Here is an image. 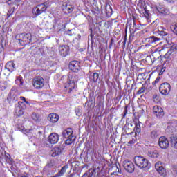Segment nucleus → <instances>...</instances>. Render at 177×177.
<instances>
[{
  "mask_svg": "<svg viewBox=\"0 0 177 177\" xmlns=\"http://www.w3.org/2000/svg\"><path fill=\"white\" fill-rule=\"evenodd\" d=\"M158 31L159 32V35H160V37H162V38L166 41L168 45H172V37L169 33H167L164 30H161V29H158Z\"/></svg>",
  "mask_w": 177,
  "mask_h": 177,
  "instance_id": "nucleus-9",
  "label": "nucleus"
},
{
  "mask_svg": "<svg viewBox=\"0 0 177 177\" xmlns=\"http://www.w3.org/2000/svg\"><path fill=\"white\" fill-rule=\"evenodd\" d=\"M137 9L139 13H140V15H143L145 19L147 20L150 19V12H149L147 8H146V4L145 2H140L137 6Z\"/></svg>",
  "mask_w": 177,
  "mask_h": 177,
  "instance_id": "nucleus-5",
  "label": "nucleus"
},
{
  "mask_svg": "<svg viewBox=\"0 0 177 177\" xmlns=\"http://www.w3.org/2000/svg\"><path fill=\"white\" fill-rule=\"evenodd\" d=\"M160 77H157L156 80L152 83L153 85H156V84H158V82H160Z\"/></svg>",
  "mask_w": 177,
  "mask_h": 177,
  "instance_id": "nucleus-39",
  "label": "nucleus"
},
{
  "mask_svg": "<svg viewBox=\"0 0 177 177\" xmlns=\"http://www.w3.org/2000/svg\"><path fill=\"white\" fill-rule=\"evenodd\" d=\"M160 39L156 36H151L146 39V41L149 42V44H157V42H160Z\"/></svg>",
  "mask_w": 177,
  "mask_h": 177,
  "instance_id": "nucleus-23",
  "label": "nucleus"
},
{
  "mask_svg": "<svg viewBox=\"0 0 177 177\" xmlns=\"http://www.w3.org/2000/svg\"><path fill=\"white\" fill-rule=\"evenodd\" d=\"M124 117H125V115H127V113H128V106H124Z\"/></svg>",
  "mask_w": 177,
  "mask_h": 177,
  "instance_id": "nucleus-41",
  "label": "nucleus"
},
{
  "mask_svg": "<svg viewBox=\"0 0 177 177\" xmlns=\"http://www.w3.org/2000/svg\"><path fill=\"white\" fill-rule=\"evenodd\" d=\"M158 143L161 149H168L169 146V141L167 138H165V136L160 137L159 138Z\"/></svg>",
  "mask_w": 177,
  "mask_h": 177,
  "instance_id": "nucleus-12",
  "label": "nucleus"
},
{
  "mask_svg": "<svg viewBox=\"0 0 177 177\" xmlns=\"http://www.w3.org/2000/svg\"><path fill=\"white\" fill-rule=\"evenodd\" d=\"M123 167L127 172H129V174H132V172L135 171V165L129 160H125L123 162Z\"/></svg>",
  "mask_w": 177,
  "mask_h": 177,
  "instance_id": "nucleus-10",
  "label": "nucleus"
},
{
  "mask_svg": "<svg viewBox=\"0 0 177 177\" xmlns=\"http://www.w3.org/2000/svg\"><path fill=\"white\" fill-rule=\"evenodd\" d=\"M82 177H92V174L90 172H86Z\"/></svg>",
  "mask_w": 177,
  "mask_h": 177,
  "instance_id": "nucleus-38",
  "label": "nucleus"
},
{
  "mask_svg": "<svg viewBox=\"0 0 177 177\" xmlns=\"http://www.w3.org/2000/svg\"><path fill=\"white\" fill-rule=\"evenodd\" d=\"M174 171L176 172V174H177V168L176 167H174Z\"/></svg>",
  "mask_w": 177,
  "mask_h": 177,
  "instance_id": "nucleus-46",
  "label": "nucleus"
},
{
  "mask_svg": "<svg viewBox=\"0 0 177 177\" xmlns=\"http://www.w3.org/2000/svg\"><path fill=\"white\" fill-rule=\"evenodd\" d=\"M151 136L152 139H156L158 136V134H157V131L153 130L151 132Z\"/></svg>",
  "mask_w": 177,
  "mask_h": 177,
  "instance_id": "nucleus-35",
  "label": "nucleus"
},
{
  "mask_svg": "<svg viewBox=\"0 0 177 177\" xmlns=\"http://www.w3.org/2000/svg\"><path fill=\"white\" fill-rule=\"evenodd\" d=\"M15 39L19 42L20 45L24 46V45H28L31 42L32 37L31 33H20L16 35Z\"/></svg>",
  "mask_w": 177,
  "mask_h": 177,
  "instance_id": "nucleus-1",
  "label": "nucleus"
},
{
  "mask_svg": "<svg viewBox=\"0 0 177 177\" xmlns=\"http://www.w3.org/2000/svg\"><path fill=\"white\" fill-rule=\"evenodd\" d=\"M67 34L70 36L73 35V34L71 33V30H68Z\"/></svg>",
  "mask_w": 177,
  "mask_h": 177,
  "instance_id": "nucleus-42",
  "label": "nucleus"
},
{
  "mask_svg": "<svg viewBox=\"0 0 177 177\" xmlns=\"http://www.w3.org/2000/svg\"><path fill=\"white\" fill-rule=\"evenodd\" d=\"M9 99H10V102H17V96L13 95V92L10 91L8 95Z\"/></svg>",
  "mask_w": 177,
  "mask_h": 177,
  "instance_id": "nucleus-31",
  "label": "nucleus"
},
{
  "mask_svg": "<svg viewBox=\"0 0 177 177\" xmlns=\"http://www.w3.org/2000/svg\"><path fill=\"white\" fill-rule=\"evenodd\" d=\"M167 2H174V0H165Z\"/></svg>",
  "mask_w": 177,
  "mask_h": 177,
  "instance_id": "nucleus-47",
  "label": "nucleus"
},
{
  "mask_svg": "<svg viewBox=\"0 0 177 177\" xmlns=\"http://www.w3.org/2000/svg\"><path fill=\"white\" fill-rule=\"evenodd\" d=\"M80 63L78 61H72L69 63L68 68L74 73H78L79 70H81Z\"/></svg>",
  "mask_w": 177,
  "mask_h": 177,
  "instance_id": "nucleus-11",
  "label": "nucleus"
},
{
  "mask_svg": "<svg viewBox=\"0 0 177 177\" xmlns=\"http://www.w3.org/2000/svg\"><path fill=\"white\" fill-rule=\"evenodd\" d=\"M0 71H2V66L0 65Z\"/></svg>",
  "mask_w": 177,
  "mask_h": 177,
  "instance_id": "nucleus-49",
  "label": "nucleus"
},
{
  "mask_svg": "<svg viewBox=\"0 0 177 177\" xmlns=\"http://www.w3.org/2000/svg\"><path fill=\"white\" fill-rule=\"evenodd\" d=\"M155 168L156 171L161 175V176H165L167 175V171L165 169L163 168L162 165H161V162H158L155 164Z\"/></svg>",
  "mask_w": 177,
  "mask_h": 177,
  "instance_id": "nucleus-14",
  "label": "nucleus"
},
{
  "mask_svg": "<svg viewBox=\"0 0 177 177\" xmlns=\"http://www.w3.org/2000/svg\"><path fill=\"white\" fill-rule=\"evenodd\" d=\"M59 134L56 133H52L48 136V142L51 145H56V143L59 142Z\"/></svg>",
  "mask_w": 177,
  "mask_h": 177,
  "instance_id": "nucleus-15",
  "label": "nucleus"
},
{
  "mask_svg": "<svg viewBox=\"0 0 177 177\" xmlns=\"http://www.w3.org/2000/svg\"><path fill=\"white\" fill-rule=\"evenodd\" d=\"M147 156L151 158H157L158 157V151L157 150L149 151Z\"/></svg>",
  "mask_w": 177,
  "mask_h": 177,
  "instance_id": "nucleus-29",
  "label": "nucleus"
},
{
  "mask_svg": "<svg viewBox=\"0 0 177 177\" xmlns=\"http://www.w3.org/2000/svg\"><path fill=\"white\" fill-rule=\"evenodd\" d=\"M135 128L134 131L136 133H140V124L139 123V120L136 119L134 120Z\"/></svg>",
  "mask_w": 177,
  "mask_h": 177,
  "instance_id": "nucleus-28",
  "label": "nucleus"
},
{
  "mask_svg": "<svg viewBox=\"0 0 177 177\" xmlns=\"http://www.w3.org/2000/svg\"><path fill=\"white\" fill-rule=\"evenodd\" d=\"M59 54L62 56V57H65L68 55V50L70 48L68 46H61L59 47Z\"/></svg>",
  "mask_w": 177,
  "mask_h": 177,
  "instance_id": "nucleus-18",
  "label": "nucleus"
},
{
  "mask_svg": "<svg viewBox=\"0 0 177 177\" xmlns=\"http://www.w3.org/2000/svg\"><path fill=\"white\" fill-rule=\"evenodd\" d=\"M131 143H132V142H131V141H130V142H129V145H131Z\"/></svg>",
  "mask_w": 177,
  "mask_h": 177,
  "instance_id": "nucleus-50",
  "label": "nucleus"
},
{
  "mask_svg": "<svg viewBox=\"0 0 177 177\" xmlns=\"http://www.w3.org/2000/svg\"><path fill=\"white\" fill-rule=\"evenodd\" d=\"M62 153V149L59 147H54L51 151V156L52 157H56L59 156Z\"/></svg>",
  "mask_w": 177,
  "mask_h": 177,
  "instance_id": "nucleus-25",
  "label": "nucleus"
},
{
  "mask_svg": "<svg viewBox=\"0 0 177 177\" xmlns=\"http://www.w3.org/2000/svg\"><path fill=\"white\" fill-rule=\"evenodd\" d=\"M64 88L66 91L68 93H71V92H75L77 91V86L75 85V80H74V77L71 75H68L67 82L64 85Z\"/></svg>",
  "mask_w": 177,
  "mask_h": 177,
  "instance_id": "nucleus-3",
  "label": "nucleus"
},
{
  "mask_svg": "<svg viewBox=\"0 0 177 177\" xmlns=\"http://www.w3.org/2000/svg\"><path fill=\"white\" fill-rule=\"evenodd\" d=\"M15 3H20L21 2V0H15Z\"/></svg>",
  "mask_w": 177,
  "mask_h": 177,
  "instance_id": "nucleus-43",
  "label": "nucleus"
},
{
  "mask_svg": "<svg viewBox=\"0 0 177 177\" xmlns=\"http://www.w3.org/2000/svg\"><path fill=\"white\" fill-rule=\"evenodd\" d=\"M20 99L23 100L28 106H30V102L26 100V97H20Z\"/></svg>",
  "mask_w": 177,
  "mask_h": 177,
  "instance_id": "nucleus-37",
  "label": "nucleus"
},
{
  "mask_svg": "<svg viewBox=\"0 0 177 177\" xmlns=\"http://www.w3.org/2000/svg\"><path fill=\"white\" fill-rule=\"evenodd\" d=\"M134 163L138 168H147L149 167V165L150 162H149V160L145 158L142 156H136L134 158Z\"/></svg>",
  "mask_w": 177,
  "mask_h": 177,
  "instance_id": "nucleus-4",
  "label": "nucleus"
},
{
  "mask_svg": "<svg viewBox=\"0 0 177 177\" xmlns=\"http://www.w3.org/2000/svg\"><path fill=\"white\" fill-rule=\"evenodd\" d=\"M15 67L16 66L15 65V62H13L12 61L8 62L5 66L6 70H8L10 73H13V71H15Z\"/></svg>",
  "mask_w": 177,
  "mask_h": 177,
  "instance_id": "nucleus-21",
  "label": "nucleus"
},
{
  "mask_svg": "<svg viewBox=\"0 0 177 177\" xmlns=\"http://www.w3.org/2000/svg\"><path fill=\"white\" fill-rule=\"evenodd\" d=\"M48 9V6L45 5V3H41L37 5V6L35 7L32 9V13L35 16H39V15H42V13H45L46 10Z\"/></svg>",
  "mask_w": 177,
  "mask_h": 177,
  "instance_id": "nucleus-7",
  "label": "nucleus"
},
{
  "mask_svg": "<svg viewBox=\"0 0 177 177\" xmlns=\"http://www.w3.org/2000/svg\"><path fill=\"white\" fill-rule=\"evenodd\" d=\"M153 111L156 115V117H158L159 118H161L164 115V111L162 110V108L158 106H154L153 109Z\"/></svg>",
  "mask_w": 177,
  "mask_h": 177,
  "instance_id": "nucleus-17",
  "label": "nucleus"
},
{
  "mask_svg": "<svg viewBox=\"0 0 177 177\" xmlns=\"http://www.w3.org/2000/svg\"><path fill=\"white\" fill-rule=\"evenodd\" d=\"M76 39H81V35H78L77 37H76Z\"/></svg>",
  "mask_w": 177,
  "mask_h": 177,
  "instance_id": "nucleus-44",
  "label": "nucleus"
},
{
  "mask_svg": "<svg viewBox=\"0 0 177 177\" xmlns=\"http://www.w3.org/2000/svg\"><path fill=\"white\" fill-rule=\"evenodd\" d=\"M164 48H156L154 50V52L153 53V55H154V53H156V52H161V50H163Z\"/></svg>",
  "mask_w": 177,
  "mask_h": 177,
  "instance_id": "nucleus-40",
  "label": "nucleus"
},
{
  "mask_svg": "<svg viewBox=\"0 0 177 177\" xmlns=\"http://www.w3.org/2000/svg\"><path fill=\"white\" fill-rule=\"evenodd\" d=\"M156 10L161 15H169V10L162 6H158Z\"/></svg>",
  "mask_w": 177,
  "mask_h": 177,
  "instance_id": "nucleus-22",
  "label": "nucleus"
},
{
  "mask_svg": "<svg viewBox=\"0 0 177 177\" xmlns=\"http://www.w3.org/2000/svg\"><path fill=\"white\" fill-rule=\"evenodd\" d=\"M73 132L72 128H68L62 132L63 138L66 139L65 140V145L68 146L75 141L76 138L73 135Z\"/></svg>",
  "mask_w": 177,
  "mask_h": 177,
  "instance_id": "nucleus-2",
  "label": "nucleus"
},
{
  "mask_svg": "<svg viewBox=\"0 0 177 177\" xmlns=\"http://www.w3.org/2000/svg\"><path fill=\"white\" fill-rule=\"evenodd\" d=\"M49 121L53 124H56L59 121V115L56 113H50L48 117Z\"/></svg>",
  "mask_w": 177,
  "mask_h": 177,
  "instance_id": "nucleus-20",
  "label": "nucleus"
},
{
  "mask_svg": "<svg viewBox=\"0 0 177 177\" xmlns=\"http://www.w3.org/2000/svg\"><path fill=\"white\" fill-rule=\"evenodd\" d=\"M31 118L34 122H36V124L41 122V116H39V115L37 114L36 113H32Z\"/></svg>",
  "mask_w": 177,
  "mask_h": 177,
  "instance_id": "nucleus-27",
  "label": "nucleus"
},
{
  "mask_svg": "<svg viewBox=\"0 0 177 177\" xmlns=\"http://www.w3.org/2000/svg\"><path fill=\"white\" fill-rule=\"evenodd\" d=\"M105 12L106 13L107 17H111V15H113V8L110 4H106L105 6Z\"/></svg>",
  "mask_w": 177,
  "mask_h": 177,
  "instance_id": "nucleus-26",
  "label": "nucleus"
},
{
  "mask_svg": "<svg viewBox=\"0 0 177 177\" xmlns=\"http://www.w3.org/2000/svg\"><path fill=\"white\" fill-rule=\"evenodd\" d=\"M76 115H78V116L81 115V113L80 112H77Z\"/></svg>",
  "mask_w": 177,
  "mask_h": 177,
  "instance_id": "nucleus-45",
  "label": "nucleus"
},
{
  "mask_svg": "<svg viewBox=\"0 0 177 177\" xmlns=\"http://www.w3.org/2000/svg\"><path fill=\"white\" fill-rule=\"evenodd\" d=\"M26 109V105L22 102H18V106L15 108V114L17 117H20L23 115L24 111L23 110Z\"/></svg>",
  "mask_w": 177,
  "mask_h": 177,
  "instance_id": "nucleus-13",
  "label": "nucleus"
},
{
  "mask_svg": "<svg viewBox=\"0 0 177 177\" xmlns=\"http://www.w3.org/2000/svg\"><path fill=\"white\" fill-rule=\"evenodd\" d=\"M159 92H160L162 95H169L171 92V84L167 82L162 83L159 87Z\"/></svg>",
  "mask_w": 177,
  "mask_h": 177,
  "instance_id": "nucleus-8",
  "label": "nucleus"
},
{
  "mask_svg": "<svg viewBox=\"0 0 177 177\" xmlns=\"http://www.w3.org/2000/svg\"><path fill=\"white\" fill-rule=\"evenodd\" d=\"M8 81H3L0 82V89L1 91H5L8 88Z\"/></svg>",
  "mask_w": 177,
  "mask_h": 177,
  "instance_id": "nucleus-30",
  "label": "nucleus"
},
{
  "mask_svg": "<svg viewBox=\"0 0 177 177\" xmlns=\"http://www.w3.org/2000/svg\"><path fill=\"white\" fill-rule=\"evenodd\" d=\"M172 55H175V51L172 49H170L167 53L165 54L166 57H171Z\"/></svg>",
  "mask_w": 177,
  "mask_h": 177,
  "instance_id": "nucleus-33",
  "label": "nucleus"
},
{
  "mask_svg": "<svg viewBox=\"0 0 177 177\" xmlns=\"http://www.w3.org/2000/svg\"><path fill=\"white\" fill-rule=\"evenodd\" d=\"M5 157H6V161L8 164H10V162H12V161H13V159H12V158H10V155L9 153H6Z\"/></svg>",
  "mask_w": 177,
  "mask_h": 177,
  "instance_id": "nucleus-32",
  "label": "nucleus"
},
{
  "mask_svg": "<svg viewBox=\"0 0 177 177\" xmlns=\"http://www.w3.org/2000/svg\"><path fill=\"white\" fill-rule=\"evenodd\" d=\"M170 143L171 147L177 150V136L173 135L170 137Z\"/></svg>",
  "mask_w": 177,
  "mask_h": 177,
  "instance_id": "nucleus-24",
  "label": "nucleus"
},
{
  "mask_svg": "<svg viewBox=\"0 0 177 177\" xmlns=\"http://www.w3.org/2000/svg\"><path fill=\"white\" fill-rule=\"evenodd\" d=\"M32 85L35 89H41L45 85V80L41 76H36L32 79Z\"/></svg>",
  "mask_w": 177,
  "mask_h": 177,
  "instance_id": "nucleus-6",
  "label": "nucleus"
},
{
  "mask_svg": "<svg viewBox=\"0 0 177 177\" xmlns=\"http://www.w3.org/2000/svg\"><path fill=\"white\" fill-rule=\"evenodd\" d=\"M145 89H146V87H145V86L142 85V86L139 88L137 93L138 95H141V93H143L145 92Z\"/></svg>",
  "mask_w": 177,
  "mask_h": 177,
  "instance_id": "nucleus-36",
  "label": "nucleus"
},
{
  "mask_svg": "<svg viewBox=\"0 0 177 177\" xmlns=\"http://www.w3.org/2000/svg\"><path fill=\"white\" fill-rule=\"evenodd\" d=\"M62 9L66 15H68V13H71V12L74 10V8L73 6L67 4L62 5Z\"/></svg>",
  "mask_w": 177,
  "mask_h": 177,
  "instance_id": "nucleus-19",
  "label": "nucleus"
},
{
  "mask_svg": "<svg viewBox=\"0 0 177 177\" xmlns=\"http://www.w3.org/2000/svg\"><path fill=\"white\" fill-rule=\"evenodd\" d=\"M127 28L130 30L131 34H135V32H136V24H135V20L129 21L127 24Z\"/></svg>",
  "mask_w": 177,
  "mask_h": 177,
  "instance_id": "nucleus-16",
  "label": "nucleus"
},
{
  "mask_svg": "<svg viewBox=\"0 0 177 177\" xmlns=\"http://www.w3.org/2000/svg\"><path fill=\"white\" fill-rule=\"evenodd\" d=\"M21 177H28V176H27V174H26V175H23Z\"/></svg>",
  "mask_w": 177,
  "mask_h": 177,
  "instance_id": "nucleus-48",
  "label": "nucleus"
},
{
  "mask_svg": "<svg viewBox=\"0 0 177 177\" xmlns=\"http://www.w3.org/2000/svg\"><path fill=\"white\" fill-rule=\"evenodd\" d=\"M97 80H99V73H93V82H97Z\"/></svg>",
  "mask_w": 177,
  "mask_h": 177,
  "instance_id": "nucleus-34",
  "label": "nucleus"
}]
</instances>
